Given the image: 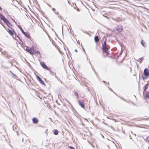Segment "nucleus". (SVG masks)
Segmentation results:
<instances>
[{
  "instance_id": "39448f33",
  "label": "nucleus",
  "mask_w": 149,
  "mask_h": 149,
  "mask_svg": "<svg viewBox=\"0 0 149 149\" xmlns=\"http://www.w3.org/2000/svg\"><path fill=\"white\" fill-rule=\"evenodd\" d=\"M40 64L41 66L42 67V68L48 70H49V68L47 66V65L45 63L43 62H40Z\"/></svg>"
},
{
  "instance_id": "f257e3e1",
  "label": "nucleus",
  "mask_w": 149,
  "mask_h": 149,
  "mask_svg": "<svg viewBox=\"0 0 149 149\" xmlns=\"http://www.w3.org/2000/svg\"><path fill=\"white\" fill-rule=\"evenodd\" d=\"M107 40H105L102 44V49L103 52V55L104 57H106L109 54V49H110V46L107 44Z\"/></svg>"
},
{
  "instance_id": "dca6fc26",
  "label": "nucleus",
  "mask_w": 149,
  "mask_h": 149,
  "mask_svg": "<svg viewBox=\"0 0 149 149\" xmlns=\"http://www.w3.org/2000/svg\"><path fill=\"white\" fill-rule=\"evenodd\" d=\"M74 95H76L77 96V98H79V95L75 91H74Z\"/></svg>"
},
{
  "instance_id": "a211bd4d",
  "label": "nucleus",
  "mask_w": 149,
  "mask_h": 149,
  "mask_svg": "<svg viewBox=\"0 0 149 149\" xmlns=\"http://www.w3.org/2000/svg\"><path fill=\"white\" fill-rule=\"evenodd\" d=\"M54 134L57 135L58 134V131H54Z\"/></svg>"
},
{
  "instance_id": "2eb2a0df",
  "label": "nucleus",
  "mask_w": 149,
  "mask_h": 149,
  "mask_svg": "<svg viewBox=\"0 0 149 149\" xmlns=\"http://www.w3.org/2000/svg\"><path fill=\"white\" fill-rule=\"evenodd\" d=\"M141 120H149V118H142L141 119Z\"/></svg>"
},
{
  "instance_id": "393cba45",
  "label": "nucleus",
  "mask_w": 149,
  "mask_h": 149,
  "mask_svg": "<svg viewBox=\"0 0 149 149\" xmlns=\"http://www.w3.org/2000/svg\"><path fill=\"white\" fill-rule=\"evenodd\" d=\"M77 10L78 11H79V9L78 8L77 9Z\"/></svg>"
},
{
  "instance_id": "b1692460",
  "label": "nucleus",
  "mask_w": 149,
  "mask_h": 149,
  "mask_svg": "<svg viewBox=\"0 0 149 149\" xmlns=\"http://www.w3.org/2000/svg\"><path fill=\"white\" fill-rule=\"evenodd\" d=\"M2 10L0 6V10Z\"/></svg>"
},
{
  "instance_id": "5701e85b",
  "label": "nucleus",
  "mask_w": 149,
  "mask_h": 149,
  "mask_svg": "<svg viewBox=\"0 0 149 149\" xmlns=\"http://www.w3.org/2000/svg\"><path fill=\"white\" fill-rule=\"evenodd\" d=\"M3 26L4 27V28L5 29H6V30H7V29H6V26H4V25H3Z\"/></svg>"
},
{
  "instance_id": "a878e982",
  "label": "nucleus",
  "mask_w": 149,
  "mask_h": 149,
  "mask_svg": "<svg viewBox=\"0 0 149 149\" xmlns=\"http://www.w3.org/2000/svg\"><path fill=\"white\" fill-rule=\"evenodd\" d=\"M75 51L77 52V50H75Z\"/></svg>"
},
{
  "instance_id": "6e6552de",
  "label": "nucleus",
  "mask_w": 149,
  "mask_h": 149,
  "mask_svg": "<svg viewBox=\"0 0 149 149\" xmlns=\"http://www.w3.org/2000/svg\"><path fill=\"white\" fill-rule=\"evenodd\" d=\"M149 85V84L148 83L143 87V94H144L146 92V90L148 88Z\"/></svg>"
},
{
  "instance_id": "7ed1b4c3",
  "label": "nucleus",
  "mask_w": 149,
  "mask_h": 149,
  "mask_svg": "<svg viewBox=\"0 0 149 149\" xmlns=\"http://www.w3.org/2000/svg\"><path fill=\"white\" fill-rule=\"evenodd\" d=\"M24 49L26 51L31 55L35 54L34 47L33 46H32L30 48H28V47L26 46V48Z\"/></svg>"
},
{
  "instance_id": "6ab92c4d",
  "label": "nucleus",
  "mask_w": 149,
  "mask_h": 149,
  "mask_svg": "<svg viewBox=\"0 0 149 149\" xmlns=\"http://www.w3.org/2000/svg\"><path fill=\"white\" fill-rule=\"evenodd\" d=\"M143 58H139V59L138 60L139 61H140L141 62V61L143 60Z\"/></svg>"
},
{
  "instance_id": "4468645a",
  "label": "nucleus",
  "mask_w": 149,
  "mask_h": 149,
  "mask_svg": "<svg viewBox=\"0 0 149 149\" xmlns=\"http://www.w3.org/2000/svg\"><path fill=\"white\" fill-rule=\"evenodd\" d=\"M141 44L143 46L145 47L146 46V45L145 44V42L143 40H142L141 41Z\"/></svg>"
},
{
  "instance_id": "0eeeda50",
  "label": "nucleus",
  "mask_w": 149,
  "mask_h": 149,
  "mask_svg": "<svg viewBox=\"0 0 149 149\" xmlns=\"http://www.w3.org/2000/svg\"><path fill=\"white\" fill-rule=\"evenodd\" d=\"M143 74L144 75L147 77L149 75V70L148 69H145L144 71Z\"/></svg>"
},
{
  "instance_id": "9d476101",
  "label": "nucleus",
  "mask_w": 149,
  "mask_h": 149,
  "mask_svg": "<svg viewBox=\"0 0 149 149\" xmlns=\"http://www.w3.org/2000/svg\"><path fill=\"white\" fill-rule=\"evenodd\" d=\"M32 121L33 123L36 124L38 123L39 120L37 118L35 117L33 118Z\"/></svg>"
},
{
  "instance_id": "f3484780",
  "label": "nucleus",
  "mask_w": 149,
  "mask_h": 149,
  "mask_svg": "<svg viewBox=\"0 0 149 149\" xmlns=\"http://www.w3.org/2000/svg\"><path fill=\"white\" fill-rule=\"evenodd\" d=\"M144 94L145 95V96L146 98H149V94L148 93H147L146 92Z\"/></svg>"
},
{
  "instance_id": "f03ea898",
  "label": "nucleus",
  "mask_w": 149,
  "mask_h": 149,
  "mask_svg": "<svg viewBox=\"0 0 149 149\" xmlns=\"http://www.w3.org/2000/svg\"><path fill=\"white\" fill-rule=\"evenodd\" d=\"M0 18L2 20L8 27H10V26H12V25L8 20L4 16L0 14Z\"/></svg>"
},
{
  "instance_id": "f8f14e48",
  "label": "nucleus",
  "mask_w": 149,
  "mask_h": 149,
  "mask_svg": "<svg viewBox=\"0 0 149 149\" xmlns=\"http://www.w3.org/2000/svg\"><path fill=\"white\" fill-rule=\"evenodd\" d=\"M24 34L28 38L30 39H31V37L29 33L26 32H24Z\"/></svg>"
},
{
  "instance_id": "9b49d317",
  "label": "nucleus",
  "mask_w": 149,
  "mask_h": 149,
  "mask_svg": "<svg viewBox=\"0 0 149 149\" xmlns=\"http://www.w3.org/2000/svg\"><path fill=\"white\" fill-rule=\"evenodd\" d=\"M36 78L42 84H44V81L42 80L41 78L38 76L37 75L36 76Z\"/></svg>"
},
{
  "instance_id": "ddd939ff",
  "label": "nucleus",
  "mask_w": 149,
  "mask_h": 149,
  "mask_svg": "<svg viewBox=\"0 0 149 149\" xmlns=\"http://www.w3.org/2000/svg\"><path fill=\"white\" fill-rule=\"evenodd\" d=\"M94 40L95 42L97 43L99 41V39L97 36H95L94 38Z\"/></svg>"
},
{
  "instance_id": "1a4fd4ad",
  "label": "nucleus",
  "mask_w": 149,
  "mask_h": 149,
  "mask_svg": "<svg viewBox=\"0 0 149 149\" xmlns=\"http://www.w3.org/2000/svg\"><path fill=\"white\" fill-rule=\"evenodd\" d=\"M78 102L79 105L83 108L84 109L85 107L83 102H81L80 100H78Z\"/></svg>"
},
{
  "instance_id": "423d86ee",
  "label": "nucleus",
  "mask_w": 149,
  "mask_h": 149,
  "mask_svg": "<svg viewBox=\"0 0 149 149\" xmlns=\"http://www.w3.org/2000/svg\"><path fill=\"white\" fill-rule=\"evenodd\" d=\"M116 30L120 32L123 31V27L122 25H119L116 28Z\"/></svg>"
},
{
  "instance_id": "4be33fe9",
  "label": "nucleus",
  "mask_w": 149,
  "mask_h": 149,
  "mask_svg": "<svg viewBox=\"0 0 149 149\" xmlns=\"http://www.w3.org/2000/svg\"><path fill=\"white\" fill-rule=\"evenodd\" d=\"M21 31L22 32V33H23V34H24V32H25L22 29H21Z\"/></svg>"
},
{
  "instance_id": "aec40b11",
  "label": "nucleus",
  "mask_w": 149,
  "mask_h": 149,
  "mask_svg": "<svg viewBox=\"0 0 149 149\" xmlns=\"http://www.w3.org/2000/svg\"><path fill=\"white\" fill-rule=\"evenodd\" d=\"M35 54H40V52L39 51H36V52L35 51Z\"/></svg>"
},
{
  "instance_id": "20e7f679",
  "label": "nucleus",
  "mask_w": 149,
  "mask_h": 149,
  "mask_svg": "<svg viewBox=\"0 0 149 149\" xmlns=\"http://www.w3.org/2000/svg\"><path fill=\"white\" fill-rule=\"evenodd\" d=\"M7 31L12 36H13L14 35V34H16L14 30L12 29H8V30H7Z\"/></svg>"
},
{
  "instance_id": "412c9836",
  "label": "nucleus",
  "mask_w": 149,
  "mask_h": 149,
  "mask_svg": "<svg viewBox=\"0 0 149 149\" xmlns=\"http://www.w3.org/2000/svg\"><path fill=\"white\" fill-rule=\"evenodd\" d=\"M69 148H70L71 149H75L74 147L72 146H69Z\"/></svg>"
}]
</instances>
